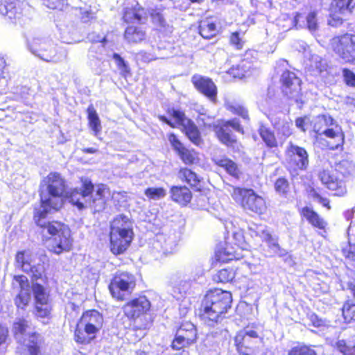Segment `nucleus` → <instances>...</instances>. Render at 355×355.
I'll use <instances>...</instances> for the list:
<instances>
[{
	"mask_svg": "<svg viewBox=\"0 0 355 355\" xmlns=\"http://www.w3.org/2000/svg\"><path fill=\"white\" fill-rule=\"evenodd\" d=\"M167 137L173 150L184 165L193 166L200 163L199 152L193 148L187 147L173 132L169 133Z\"/></svg>",
	"mask_w": 355,
	"mask_h": 355,
	"instance_id": "nucleus-14",
	"label": "nucleus"
},
{
	"mask_svg": "<svg viewBox=\"0 0 355 355\" xmlns=\"http://www.w3.org/2000/svg\"><path fill=\"white\" fill-rule=\"evenodd\" d=\"M51 311V302H34L33 304V314L37 319L50 318Z\"/></svg>",
	"mask_w": 355,
	"mask_h": 355,
	"instance_id": "nucleus-37",
	"label": "nucleus"
},
{
	"mask_svg": "<svg viewBox=\"0 0 355 355\" xmlns=\"http://www.w3.org/2000/svg\"><path fill=\"white\" fill-rule=\"evenodd\" d=\"M40 187L45 188L49 196L45 198L43 192H40V205L42 209H34L33 221L42 232L46 230L51 236V243L48 249L50 252L58 255L69 252L73 248V238L69 227L60 220L46 222L45 219L51 211H59L64 206L65 199L79 209L85 208L84 204L77 198L79 189L74 188L67 191L66 180L58 172L49 173L42 180Z\"/></svg>",
	"mask_w": 355,
	"mask_h": 355,
	"instance_id": "nucleus-1",
	"label": "nucleus"
},
{
	"mask_svg": "<svg viewBox=\"0 0 355 355\" xmlns=\"http://www.w3.org/2000/svg\"><path fill=\"white\" fill-rule=\"evenodd\" d=\"M151 304L145 295H139L126 302L122 306L125 317L131 322L146 317L150 311Z\"/></svg>",
	"mask_w": 355,
	"mask_h": 355,
	"instance_id": "nucleus-13",
	"label": "nucleus"
},
{
	"mask_svg": "<svg viewBox=\"0 0 355 355\" xmlns=\"http://www.w3.org/2000/svg\"><path fill=\"white\" fill-rule=\"evenodd\" d=\"M343 80L345 85L350 87H355V73L348 68L342 69Z\"/></svg>",
	"mask_w": 355,
	"mask_h": 355,
	"instance_id": "nucleus-56",
	"label": "nucleus"
},
{
	"mask_svg": "<svg viewBox=\"0 0 355 355\" xmlns=\"http://www.w3.org/2000/svg\"><path fill=\"white\" fill-rule=\"evenodd\" d=\"M317 15L318 12L315 10H311L306 14L305 27L311 32L315 31L318 28Z\"/></svg>",
	"mask_w": 355,
	"mask_h": 355,
	"instance_id": "nucleus-52",
	"label": "nucleus"
},
{
	"mask_svg": "<svg viewBox=\"0 0 355 355\" xmlns=\"http://www.w3.org/2000/svg\"><path fill=\"white\" fill-rule=\"evenodd\" d=\"M322 135L333 140L329 141L327 143V146L329 149L335 150L339 148H343L345 144V136L342 128L338 125H336L335 128H328L325 129L322 131Z\"/></svg>",
	"mask_w": 355,
	"mask_h": 355,
	"instance_id": "nucleus-26",
	"label": "nucleus"
},
{
	"mask_svg": "<svg viewBox=\"0 0 355 355\" xmlns=\"http://www.w3.org/2000/svg\"><path fill=\"white\" fill-rule=\"evenodd\" d=\"M88 126L92 130L94 136H98L102 131V125L98 113L92 105L88 106L86 110Z\"/></svg>",
	"mask_w": 355,
	"mask_h": 355,
	"instance_id": "nucleus-32",
	"label": "nucleus"
},
{
	"mask_svg": "<svg viewBox=\"0 0 355 355\" xmlns=\"http://www.w3.org/2000/svg\"><path fill=\"white\" fill-rule=\"evenodd\" d=\"M335 346L343 355H355V343L351 341L338 340Z\"/></svg>",
	"mask_w": 355,
	"mask_h": 355,
	"instance_id": "nucleus-47",
	"label": "nucleus"
},
{
	"mask_svg": "<svg viewBox=\"0 0 355 355\" xmlns=\"http://www.w3.org/2000/svg\"><path fill=\"white\" fill-rule=\"evenodd\" d=\"M14 279L19 284L21 290L28 286V280L26 277L23 275H17L14 276Z\"/></svg>",
	"mask_w": 355,
	"mask_h": 355,
	"instance_id": "nucleus-64",
	"label": "nucleus"
},
{
	"mask_svg": "<svg viewBox=\"0 0 355 355\" xmlns=\"http://www.w3.org/2000/svg\"><path fill=\"white\" fill-rule=\"evenodd\" d=\"M218 28L216 23L210 17L202 19L198 22V33L205 39H211L217 35Z\"/></svg>",
	"mask_w": 355,
	"mask_h": 355,
	"instance_id": "nucleus-31",
	"label": "nucleus"
},
{
	"mask_svg": "<svg viewBox=\"0 0 355 355\" xmlns=\"http://www.w3.org/2000/svg\"><path fill=\"white\" fill-rule=\"evenodd\" d=\"M287 355H318V353L311 345L297 343L288 350Z\"/></svg>",
	"mask_w": 355,
	"mask_h": 355,
	"instance_id": "nucleus-40",
	"label": "nucleus"
},
{
	"mask_svg": "<svg viewBox=\"0 0 355 355\" xmlns=\"http://www.w3.org/2000/svg\"><path fill=\"white\" fill-rule=\"evenodd\" d=\"M144 12V10L143 8L135 6L126 8L123 10L122 19L126 24H131L135 21L141 22Z\"/></svg>",
	"mask_w": 355,
	"mask_h": 355,
	"instance_id": "nucleus-35",
	"label": "nucleus"
},
{
	"mask_svg": "<svg viewBox=\"0 0 355 355\" xmlns=\"http://www.w3.org/2000/svg\"><path fill=\"white\" fill-rule=\"evenodd\" d=\"M134 232L130 219L123 214L116 216L110 223L109 248L117 256L124 254L131 245Z\"/></svg>",
	"mask_w": 355,
	"mask_h": 355,
	"instance_id": "nucleus-3",
	"label": "nucleus"
},
{
	"mask_svg": "<svg viewBox=\"0 0 355 355\" xmlns=\"http://www.w3.org/2000/svg\"><path fill=\"white\" fill-rule=\"evenodd\" d=\"M341 311L345 322H355V303L352 300L347 299L343 302Z\"/></svg>",
	"mask_w": 355,
	"mask_h": 355,
	"instance_id": "nucleus-41",
	"label": "nucleus"
},
{
	"mask_svg": "<svg viewBox=\"0 0 355 355\" xmlns=\"http://www.w3.org/2000/svg\"><path fill=\"white\" fill-rule=\"evenodd\" d=\"M135 286L136 279L132 273L118 270L111 278L108 289L114 299L119 302H123L131 295Z\"/></svg>",
	"mask_w": 355,
	"mask_h": 355,
	"instance_id": "nucleus-7",
	"label": "nucleus"
},
{
	"mask_svg": "<svg viewBox=\"0 0 355 355\" xmlns=\"http://www.w3.org/2000/svg\"><path fill=\"white\" fill-rule=\"evenodd\" d=\"M212 162L215 166L223 168L229 175L234 179L239 180L243 175V172L239 165L226 155L214 157L212 159Z\"/></svg>",
	"mask_w": 355,
	"mask_h": 355,
	"instance_id": "nucleus-23",
	"label": "nucleus"
},
{
	"mask_svg": "<svg viewBox=\"0 0 355 355\" xmlns=\"http://www.w3.org/2000/svg\"><path fill=\"white\" fill-rule=\"evenodd\" d=\"M308 319L310 321V324L315 328L320 329L326 327V321L320 318L315 313L308 315Z\"/></svg>",
	"mask_w": 355,
	"mask_h": 355,
	"instance_id": "nucleus-58",
	"label": "nucleus"
},
{
	"mask_svg": "<svg viewBox=\"0 0 355 355\" xmlns=\"http://www.w3.org/2000/svg\"><path fill=\"white\" fill-rule=\"evenodd\" d=\"M318 178L321 183L331 192V195L343 197L347 193L345 180L338 175L331 174L327 170H322L318 173Z\"/></svg>",
	"mask_w": 355,
	"mask_h": 355,
	"instance_id": "nucleus-16",
	"label": "nucleus"
},
{
	"mask_svg": "<svg viewBox=\"0 0 355 355\" xmlns=\"http://www.w3.org/2000/svg\"><path fill=\"white\" fill-rule=\"evenodd\" d=\"M258 133L266 147L268 149H278L279 147H282L284 143L283 141H278L275 132L265 125H261L259 128Z\"/></svg>",
	"mask_w": 355,
	"mask_h": 355,
	"instance_id": "nucleus-29",
	"label": "nucleus"
},
{
	"mask_svg": "<svg viewBox=\"0 0 355 355\" xmlns=\"http://www.w3.org/2000/svg\"><path fill=\"white\" fill-rule=\"evenodd\" d=\"M237 268L234 267H225L217 271L213 276V281L218 284L232 283L236 275Z\"/></svg>",
	"mask_w": 355,
	"mask_h": 355,
	"instance_id": "nucleus-34",
	"label": "nucleus"
},
{
	"mask_svg": "<svg viewBox=\"0 0 355 355\" xmlns=\"http://www.w3.org/2000/svg\"><path fill=\"white\" fill-rule=\"evenodd\" d=\"M31 52L46 62H54L57 50L54 44L44 38L33 37L28 42Z\"/></svg>",
	"mask_w": 355,
	"mask_h": 355,
	"instance_id": "nucleus-15",
	"label": "nucleus"
},
{
	"mask_svg": "<svg viewBox=\"0 0 355 355\" xmlns=\"http://www.w3.org/2000/svg\"><path fill=\"white\" fill-rule=\"evenodd\" d=\"M306 192L309 198L317 200L327 210H330L331 209L329 199L326 197H323L318 189L312 186H309L306 189Z\"/></svg>",
	"mask_w": 355,
	"mask_h": 355,
	"instance_id": "nucleus-43",
	"label": "nucleus"
},
{
	"mask_svg": "<svg viewBox=\"0 0 355 355\" xmlns=\"http://www.w3.org/2000/svg\"><path fill=\"white\" fill-rule=\"evenodd\" d=\"M44 338L37 331H33L28 334V342L26 345V351L19 350L17 355H42V345Z\"/></svg>",
	"mask_w": 355,
	"mask_h": 355,
	"instance_id": "nucleus-25",
	"label": "nucleus"
},
{
	"mask_svg": "<svg viewBox=\"0 0 355 355\" xmlns=\"http://www.w3.org/2000/svg\"><path fill=\"white\" fill-rule=\"evenodd\" d=\"M112 58L116 61L117 67L120 69V73L123 78H127L131 75L130 67L124 61L123 58L118 53H114Z\"/></svg>",
	"mask_w": 355,
	"mask_h": 355,
	"instance_id": "nucleus-51",
	"label": "nucleus"
},
{
	"mask_svg": "<svg viewBox=\"0 0 355 355\" xmlns=\"http://www.w3.org/2000/svg\"><path fill=\"white\" fill-rule=\"evenodd\" d=\"M198 340L197 327L190 321L182 322L176 328L170 347L180 352L174 355H189L188 349Z\"/></svg>",
	"mask_w": 355,
	"mask_h": 355,
	"instance_id": "nucleus-5",
	"label": "nucleus"
},
{
	"mask_svg": "<svg viewBox=\"0 0 355 355\" xmlns=\"http://www.w3.org/2000/svg\"><path fill=\"white\" fill-rule=\"evenodd\" d=\"M181 127V131L193 144L197 146L203 144L204 141L201 132L193 121L188 119Z\"/></svg>",
	"mask_w": 355,
	"mask_h": 355,
	"instance_id": "nucleus-27",
	"label": "nucleus"
},
{
	"mask_svg": "<svg viewBox=\"0 0 355 355\" xmlns=\"http://www.w3.org/2000/svg\"><path fill=\"white\" fill-rule=\"evenodd\" d=\"M232 304L230 291L218 288L209 289L200 302L198 309V317L205 324L212 326L231 309Z\"/></svg>",
	"mask_w": 355,
	"mask_h": 355,
	"instance_id": "nucleus-2",
	"label": "nucleus"
},
{
	"mask_svg": "<svg viewBox=\"0 0 355 355\" xmlns=\"http://www.w3.org/2000/svg\"><path fill=\"white\" fill-rule=\"evenodd\" d=\"M0 13L10 20H16L21 17L20 8L16 0H1Z\"/></svg>",
	"mask_w": 355,
	"mask_h": 355,
	"instance_id": "nucleus-30",
	"label": "nucleus"
},
{
	"mask_svg": "<svg viewBox=\"0 0 355 355\" xmlns=\"http://www.w3.org/2000/svg\"><path fill=\"white\" fill-rule=\"evenodd\" d=\"M352 165V163L344 159L335 164V175H338L340 178L344 180L345 178L350 175Z\"/></svg>",
	"mask_w": 355,
	"mask_h": 355,
	"instance_id": "nucleus-46",
	"label": "nucleus"
},
{
	"mask_svg": "<svg viewBox=\"0 0 355 355\" xmlns=\"http://www.w3.org/2000/svg\"><path fill=\"white\" fill-rule=\"evenodd\" d=\"M274 188L278 194L286 196L290 189L288 180L284 177L278 178L274 183Z\"/></svg>",
	"mask_w": 355,
	"mask_h": 355,
	"instance_id": "nucleus-48",
	"label": "nucleus"
},
{
	"mask_svg": "<svg viewBox=\"0 0 355 355\" xmlns=\"http://www.w3.org/2000/svg\"><path fill=\"white\" fill-rule=\"evenodd\" d=\"M42 4L51 10H62L68 4L69 0H40Z\"/></svg>",
	"mask_w": 355,
	"mask_h": 355,
	"instance_id": "nucleus-54",
	"label": "nucleus"
},
{
	"mask_svg": "<svg viewBox=\"0 0 355 355\" xmlns=\"http://www.w3.org/2000/svg\"><path fill=\"white\" fill-rule=\"evenodd\" d=\"M231 196L246 213L261 216L266 212L265 199L251 188L233 187Z\"/></svg>",
	"mask_w": 355,
	"mask_h": 355,
	"instance_id": "nucleus-4",
	"label": "nucleus"
},
{
	"mask_svg": "<svg viewBox=\"0 0 355 355\" xmlns=\"http://www.w3.org/2000/svg\"><path fill=\"white\" fill-rule=\"evenodd\" d=\"M332 52L345 63H355V34L344 33L334 35L329 40Z\"/></svg>",
	"mask_w": 355,
	"mask_h": 355,
	"instance_id": "nucleus-8",
	"label": "nucleus"
},
{
	"mask_svg": "<svg viewBox=\"0 0 355 355\" xmlns=\"http://www.w3.org/2000/svg\"><path fill=\"white\" fill-rule=\"evenodd\" d=\"M327 24L338 28L341 26L348 17L355 10V0H329Z\"/></svg>",
	"mask_w": 355,
	"mask_h": 355,
	"instance_id": "nucleus-9",
	"label": "nucleus"
},
{
	"mask_svg": "<svg viewBox=\"0 0 355 355\" xmlns=\"http://www.w3.org/2000/svg\"><path fill=\"white\" fill-rule=\"evenodd\" d=\"M234 341L236 351L241 355H255L260 348L259 334L255 330H248L247 327L236 334Z\"/></svg>",
	"mask_w": 355,
	"mask_h": 355,
	"instance_id": "nucleus-10",
	"label": "nucleus"
},
{
	"mask_svg": "<svg viewBox=\"0 0 355 355\" xmlns=\"http://www.w3.org/2000/svg\"><path fill=\"white\" fill-rule=\"evenodd\" d=\"M288 169L293 172L306 171L309 165V154L303 147L290 143L286 151Z\"/></svg>",
	"mask_w": 355,
	"mask_h": 355,
	"instance_id": "nucleus-12",
	"label": "nucleus"
},
{
	"mask_svg": "<svg viewBox=\"0 0 355 355\" xmlns=\"http://www.w3.org/2000/svg\"><path fill=\"white\" fill-rule=\"evenodd\" d=\"M123 37L129 44H137L146 38V33L141 28L128 26L124 31Z\"/></svg>",
	"mask_w": 355,
	"mask_h": 355,
	"instance_id": "nucleus-33",
	"label": "nucleus"
},
{
	"mask_svg": "<svg viewBox=\"0 0 355 355\" xmlns=\"http://www.w3.org/2000/svg\"><path fill=\"white\" fill-rule=\"evenodd\" d=\"M151 20L153 24L158 28H162L166 26V21L163 15L159 12L152 13Z\"/></svg>",
	"mask_w": 355,
	"mask_h": 355,
	"instance_id": "nucleus-61",
	"label": "nucleus"
},
{
	"mask_svg": "<svg viewBox=\"0 0 355 355\" xmlns=\"http://www.w3.org/2000/svg\"><path fill=\"white\" fill-rule=\"evenodd\" d=\"M223 246L225 248L227 252H230L233 254V259L236 261L240 260L243 258V254H242L244 248L241 246L240 244L231 241H226Z\"/></svg>",
	"mask_w": 355,
	"mask_h": 355,
	"instance_id": "nucleus-45",
	"label": "nucleus"
},
{
	"mask_svg": "<svg viewBox=\"0 0 355 355\" xmlns=\"http://www.w3.org/2000/svg\"><path fill=\"white\" fill-rule=\"evenodd\" d=\"M15 265L25 272L31 270L32 259L31 254L25 250L17 251L15 254Z\"/></svg>",
	"mask_w": 355,
	"mask_h": 355,
	"instance_id": "nucleus-36",
	"label": "nucleus"
},
{
	"mask_svg": "<svg viewBox=\"0 0 355 355\" xmlns=\"http://www.w3.org/2000/svg\"><path fill=\"white\" fill-rule=\"evenodd\" d=\"M230 43L236 49L241 50L244 46L245 41L240 36L239 32L235 31L232 33L230 35Z\"/></svg>",
	"mask_w": 355,
	"mask_h": 355,
	"instance_id": "nucleus-55",
	"label": "nucleus"
},
{
	"mask_svg": "<svg viewBox=\"0 0 355 355\" xmlns=\"http://www.w3.org/2000/svg\"><path fill=\"white\" fill-rule=\"evenodd\" d=\"M166 113L169 118L174 119L175 123H173L170 119L164 115H159L157 118L159 121L168 125L171 128H175V125L181 126L188 119L184 111L175 109L173 107H167Z\"/></svg>",
	"mask_w": 355,
	"mask_h": 355,
	"instance_id": "nucleus-28",
	"label": "nucleus"
},
{
	"mask_svg": "<svg viewBox=\"0 0 355 355\" xmlns=\"http://www.w3.org/2000/svg\"><path fill=\"white\" fill-rule=\"evenodd\" d=\"M228 73L234 78L241 79L245 76L247 70L243 67L237 64L232 66L228 70Z\"/></svg>",
	"mask_w": 355,
	"mask_h": 355,
	"instance_id": "nucleus-59",
	"label": "nucleus"
},
{
	"mask_svg": "<svg viewBox=\"0 0 355 355\" xmlns=\"http://www.w3.org/2000/svg\"><path fill=\"white\" fill-rule=\"evenodd\" d=\"M30 328V322L26 318H17L12 323V331L14 336L26 335Z\"/></svg>",
	"mask_w": 355,
	"mask_h": 355,
	"instance_id": "nucleus-42",
	"label": "nucleus"
},
{
	"mask_svg": "<svg viewBox=\"0 0 355 355\" xmlns=\"http://www.w3.org/2000/svg\"><path fill=\"white\" fill-rule=\"evenodd\" d=\"M233 254L227 252L223 245H220L214 252L211 259V266H216L218 263H226L234 261Z\"/></svg>",
	"mask_w": 355,
	"mask_h": 355,
	"instance_id": "nucleus-39",
	"label": "nucleus"
},
{
	"mask_svg": "<svg viewBox=\"0 0 355 355\" xmlns=\"http://www.w3.org/2000/svg\"><path fill=\"white\" fill-rule=\"evenodd\" d=\"M98 333L84 325L79 321L77 322L73 334V339L78 345H87L95 340Z\"/></svg>",
	"mask_w": 355,
	"mask_h": 355,
	"instance_id": "nucleus-24",
	"label": "nucleus"
},
{
	"mask_svg": "<svg viewBox=\"0 0 355 355\" xmlns=\"http://www.w3.org/2000/svg\"><path fill=\"white\" fill-rule=\"evenodd\" d=\"M335 121L334 118L328 114H320L317 116L316 121L313 124V131L318 135H322V131L334 125Z\"/></svg>",
	"mask_w": 355,
	"mask_h": 355,
	"instance_id": "nucleus-38",
	"label": "nucleus"
},
{
	"mask_svg": "<svg viewBox=\"0 0 355 355\" xmlns=\"http://www.w3.org/2000/svg\"><path fill=\"white\" fill-rule=\"evenodd\" d=\"M78 321L93 329L98 334L100 332L103 325L102 314L95 309H89L84 311Z\"/></svg>",
	"mask_w": 355,
	"mask_h": 355,
	"instance_id": "nucleus-22",
	"label": "nucleus"
},
{
	"mask_svg": "<svg viewBox=\"0 0 355 355\" xmlns=\"http://www.w3.org/2000/svg\"><path fill=\"white\" fill-rule=\"evenodd\" d=\"M306 24V14L304 12H295L293 19V26L295 28H302L305 27Z\"/></svg>",
	"mask_w": 355,
	"mask_h": 355,
	"instance_id": "nucleus-60",
	"label": "nucleus"
},
{
	"mask_svg": "<svg viewBox=\"0 0 355 355\" xmlns=\"http://www.w3.org/2000/svg\"><path fill=\"white\" fill-rule=\"evenodd\" d=\"M178 177L182 182L188 184L193 191L202 190V178L192 169L187 166L180 167L178 171Z\"/></svg>",
	"mask_w": 355,
	"mask_h": 355,
	"instance_id": "nucleus-20",
	"label": "nucleus"
},
{
	"mask_svg": "<svg viewBox=\"0 0 355 355\" xmlns=\"http://www.w3.org/2000/svg\"><path fill=\"white\" fill-rule=\"evenodd\" d=\"M81 182L82 185L80 187V191H79V195L78 196L80 195L82 197L85 198L92 195L94 189V185L92 181L87 178H82ZM78 199L79 200V198Z\"/></svg>",
	"mask_w": 355,
	"mask_h": 355,
	"instance_id": "nucleus-53",
	"label": "nucleus"
},
{
	"mask_svg": "<svg viewBox=\"0 0 355 355\" xmlns=\"http://www.w3.org/2000/svg\"><path fill=\"white\" fill-rule=\"evenodd\" d=\"M299 214L300 217L306 220L313 229L322 233H327L328 230L327 221L312 207L304 206L299 210Z\"/></svg>",
	"mask_w": 355,
	"mask_h": 355,
	"instance_id": "nucleus-18",
	"label": "nucleus"
},
{
	"mask_svg": "<svg viewBox=\"0 0 355 355\" xmlns=\"http://www.w3.org/2000/svg\"><path fill=\"white\" fill-rule=\"evenodd\" d=\"M80 19V21L83 23L89 22L93 19H94V13H93L91 10H81Z\"/></svg>",
	"mask_w": 355,
	"mask_h": 355,
	"instance_id": "nucleus-62",
	"label": "nucleus"
},
{
	"mask_svg": "<svg viewBox=\"0 0 355 355\" xmlns=\"http://www.w3.org/2000/svg\"><path fill=\"white\" fill-rule=\"evenodd\" d=\"M191 82L199 93L211 101L216 102L218 89L211 78L195 73L191 76Z\"/></svg>",
	"mask_w": 355,
	"mask_h": 355,
	"instance_id": "nucleus-17",
	"label": "nucleus"
},
{
	"mask_svg": "<svg viewBox=\"0 0 355 355\" xmlns=\"http://www.w3.org/2000/svg\"><path fill=\"white\" fill-rule=\"evenodd\" d=\"M229 110L234 114L249 119L248 111L246 107L241 105H232L229 107Z\"/></svg>",
	"mask_w": 355,
	"mask_h": 355,
	"instance_id": "nucleus-57",
	"label": "nucleus"
},
{
	"mask_svg": "<svg viewBox=\"0 0 355 355\" xmlns=\"http://www.w3.org/2000/svg\"><path fill=\"white\" fill-rule=\"evenodd\" d=\"M110 191L104 184L98 185L94 196L88 202V206L94 212L104 211L107 206Z\"/></svg>",
	"mask_w": 355,
	"mask_h": 355,
	"instance_id": "nucleus-19",
	"label": "nucleus"
},
{
	"mask_svg": "<svg viewBox=\"0 0 355 355\" xmlns=\"http://www.w3.org/2000/svg\"><path fill=\"white\" fill-rule=\"evenodd\" d=\"M144 194L149 200H159L166 196V191L163 187H148Z\"/></svg>",
	"mask_w": 355,
	"mask_h": 355,
	"instance_id": "nucleus-49",
	"label": "nucleus"
},
{
	"mask_svg": "<svg viewBox=\"0 0 355 355\" xmlns=\"http://www.w3.org/2000/svg\"><path fill=\"white\" fill-rule=\"evenodd\" d=\"M32 292L34 297V302H51L49 292L44 286L39 283H34L32 285Z\"/></svg>",
	"mask_w": 355,
	"mask_h": 355,
	"instance_id": "nucleus-44",
	"label": "nucleus"
},
{
	"mask_svg": "<svg viewBox=\"0 0 355 355\" xmlns=\"http://www.w3.org/2000/svg\"><path fill=\"white\" fill-rule=\"evenodd\" d=\"M204 129H211L218 139V140L223 145L230 148L238 146V139L232 133L230 128L235 131L244 134V128L240 123L239 121L236 119L230 120H218L212 123L202 124Z\"/></svg>",
	"mask_w": 355,
	"mask_h": 355,
	"instance_id": "nucleus-6",
	"label": "nucleus"
},
{
	"mask_svg": "<svg viewBox=\"0 0 355 355\" xmlns=\"http://www.w3.org/2000/svg\"><path fill=\"white\" fill-rule=\"evenodd\" d=\"M30 302V294L21 291L15 297L14 303L17 309L25 310Z\"/></svg>",
	"mask_w": 355,
	"mask_h": 355,
	"instance_id": "nucleus-50",
	"label": "nucleus"
},
{
	"mask_svg": "<svg viewBox=\"0 0 355 355\" xmlns=\"http://www.w3.org/2000/svg\"><path fill=\"white\" fill-rule=\"evenodd\" d=\"M171 200L181 207L187 206L191 201L193 193L186 185H173L170 187Z\"/></svg>",
	"mask_w": 355,
	"mask_h": 355,
	"instance_id": "nucleus-21",
	"label": "nucleus"
},
{
	"mask_svg": "<svg viewBox=\"0 0 355 355\" xmlns=\"http://www.w3.org/2000/svg\"><path fill=\"white\" fill-rule=\"evenodd\" d=\"M89 40H90V42L92 43L100 42L103 46H105L107 44V37L106 36L101 37L98 34L95 33H92L90 35Z\"/></svg>",
	"mask_w": 355,
	"mask_h": 355,
	"instance_id": "nucleus-63",
	"label": "nucleus"
},
{
	"mask_svg": "<svg viewBox=\"0 0 355 355\" xmlns=\"http://www.w3.org/2000/svg\"><path fill=\"white\" fill-rule=\"evenodd\" d=\"M279 83L281 92L286 99L297 102L301 98L302 81L295 73L284 70L280 76Z\"/></svg>",
	"mask_w": 355,
	"mask_h": 355,
	"instance_id": "nucleus-11",
	"label": "nucleus"
}]
</instances>
